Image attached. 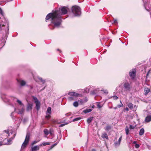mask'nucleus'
Listing matches in <instances>:
<instances>
[{
  "mask_svg": "<svg viewBox=\"0 0 151 151\" xmlns=\"http://www.w3.org/2000/svg\"><path fill=\"white\" fill-rule=\"evenodd\" d=\"M68 8L65 6H62L60 7L58 10H55L53 12L49 13L46 17V21L50 19L51 23L55 27H58L62 22L61 16L66 14Z\"/></svg>",
  "mask_w": 151,
  "mask_h": 151,
  "instance_id": "f257e3e1",
  "label": "nucleus"
},
{
  "mask_svg": "<svg viewBox=\"0 0 151 151\" xmlns=\"http://www.w3.org/2000/svg\"><path fill=\"white\" fill-rule=\"evenodd\" d=\"M72 11L74 16H79L81 14V9L80 7L75 5L72 6Z\"/></svg>",
  "mask_w": 151,
  "mask_h": 151,
  "instance_id": "f03ea898",
  "label": "nucleus"
},
{
  "mask_svg": "<svg viewBox=\"0 0 151 151\" xmlns=\"http://www.w3.org/2000/svg\"><path fill=\"white\" fill-rule=\"evenodd\" d=\"M68 94L71 96L69 97L68 98V100L69 101L76 100V97L80 96L81 95L79 93L74 92H69L68 93Z\"/></svg>",
  "mask_w": 151,
  "mask_h": 151,
  "instance_id": "7ed1b4c3",
  "label": "nucleus"
},
{
  "mask_svg": "<svg viewBox=\"0 0 151 151\" xmlns=\"http://www.w3.org/2000/svg\"><path fill=\"white\" fill-rule=\"evenodd\" d=\"M30 134L29 133H27L26 136L25 140L22 145L21 148L23 149L25 148L28 144L30 139Z\"/></svg>",
  "mask_w": 151,
  "mask_h": 151,
  "instance_id": "20e7f679",
  "label": "nucleus"
},
{
  "mask_svg": "<svg viewBox=\"0 0 151 151\" xmlns=\"http://www.w3.org/2000/svg\"><path fill=\"white\" fill-rule=\"evenodd\" d=\"M124 87L127 92H129L131 90L132 86L128 82H125L123 85Z\"/></svg>",
  "mask_w": 151,
  "mask_h": 151,
  "instance_id": "39448f33",
  "label": "nucleus"
},
{
  "mask_svg": "<svg viewBox=\"0 0 151 151\" xmlns=\"http://www.w3.org/2000/svg\"><path fill=\"white\" fill-rule=\"evenodd\" d=\"M33 100L35 102L36 104V107L37 110L38 111L40 108V102L38 101L37 98L34 96L33 97Z\"/></svg>",
  "mask_w": 151,
  "mask_h": 151,
  "instance_id": "423d86ee",
  "label": "nucleus"
},
{
  "mask_svg": "<svg viewBox=\"0 0 151 151\" xmlns=\"http://www.w3.org/2000/svg\"><path fill=\"white\" fill-rule=\"evenodd\" d=\"M24 107H20V109L18 108L17 109L15 108L14 111H16V112L18 113V114H23L24 113Z\"/></svg>",
  "mask_w": 151,
  "mask_h": 151,
  "instance_id": "0eeeda50",
  "label": "nucleus"
},
{
  "mask_svg": "<svg viewBox=\"0 0 151 151\" xmlns=\"http://www.w3.org/2000/svg\"><path fill=\"white\" fill-rule=\"evenodd\" d=\"M136 70L135 69H132L129 72V75L131 78L133 79L135 76Z\"/></svg>",
  "mask_w": 151,
  "mask_h": 151,
  "instance_id": "6e6552de",
  "label": "nucleus"
},
{
  "mask_svg": "<svg viewBox=\"0 0 151 151\" xmlns=\"http://www.w3.org/2000/svg\"><path fill=\"white\" fill-rule=\"evenodd\" d=\"M16 134H14L13 135V137H11L10 138L8 139H7V143H4V144L5 145H10L12 143L11 142L12 140L14 139L15 136L16 135Z\"/></svg>",
  "mask_w": 151,
  "mask_h": 151,
  "instance_id": "1a4fd4ad",
  "label": "nucleus"
},
{
  "mask_svg": "<svg viewBox=\"0 0 151 151\" xmlns=\"http://www.w3.org/2000/svg\"><path fill=\"white\" fill-rule=\"evenodd\" d=\"M40 145L39 146L36 145L32 147L31 148L32 151H35L39 150L40 149Z\"/></svg>",
  "mask_w": 151,
  "mask_h": 151,
  "instance_id": "9d476101",
  "label": "nucleus"
},
{
  "mask_svg": "<svg viewBox=\"0 0 151 151\" xmlns=\"http://www.w3.org/2000/svg\"><path fill=\"white\" fill-rule=\"evenodd\" d=\"M32 107V104H28L27 105V111H29L31 110Z\"/></svg>",
  "mask_w": 151,
  "mask_h": 151,
  "instance_id": "9b49d317",
  "label": "nucleus"
},
{
  "mask_svg": "<svg viewBox=\"0 0 151 151\" xmlns=\"http://www.w3.org/2000/svg\"><path fill=\"white\" fill-rule=\"evenodd\" d=\"M145 121L146 122H148L151 121V114L147 116L145 118Z\"/></svg>",
  "mask_w": 151,
  "mask_h": 151,
  "instance_id": "f8f14e48",
  "label": "nucleus"
},
{
  "mask_svg": "<svg viewBox=\"0 0 151 151\" xmlns=\"http://www.w3.org/2000/svg\"><path fill=\"white\" fill-rule=\"evenodd\" d=\"M17 102L20 106V107H24V105L23 104V103H22V101H21L19 100L18 99H17Z\"/></svg>",
  "mask_w": 151,
  "mask_h": 151,
  "instance_id": "ddd939ff",
  "label": "nucleus"
},
{
  "mask_svg": "<svg viewBox=\"0 0 151 151\" xmlns=\"http://www.w3.org/2000/svg\"><path fill=\"white\" fill-rule=\"evenodd\" d=\"M82 92L84 93H87L89 92V90L88 88H86L84 90L81 89V90Z\"/></svg>",
  "mask_w": 151,
  "mask_h": 151,
  "instance_id": "4468645a",
  "label": "nucleus"
},
{
  "mask_svg": "<svg viewBox=\"0 0 151 151\" xmlns=\"http://www.w3.org/2000/svg\"><path fill=\"white\" fill-rule=\"evenodd\" d=\"M111 126L109 125H107L104 128L105 130L106 131H109L111 129Z\"/></svg>",
  "mask_w": 151,
  "mask_h": 151,
  "instance_id": "2eb2a0df",
  "label": "nucleus"
},
{
  "mask_svg": "<svg viewBox=\"0 0 151 151\" xmlns=\"http://www.w3.org/2000/svg\"><path fill=\"white\" fill-rule=\"evenodd\" d=\"M88 100L87 99H85L84 100H78V101L81 104H83L84 103L86 102Z\"/></svg>",
  "mask_w": 151,
  "mask_h": 151,
  "instance_id": "dca6fc26",
  "label": "nucleus"
},
{
  "mask_svg": "<svg viewBox=\"0 0 151 151\" xmlns=\"http://www.w3.org/2000/svg\"><path fill=\"white\" fill-rule=\"evenodd\" d=\"M50 145V143L48 142H43L40 145V146H41L42 145L44 146H45L47 145Z\"/></svg>",
  "mask_w": 151,
  "mask_h": 151,
  "instance_id": "f3484780",
  "label": "nucleus"
},
{
  "mask_svg": "<svg viewBox=\"0 0 151 151\" xmlns=\"http://www.w3.org/2000/svg\"><path fill=\"white\" fill-rule=\"evenodd\" d=\"M20 84L22 86H24L26 84V82L24 80H20L19 81Z\"/></svg>",
  "mask_w": 151,
  "mask_h": 151,
  "instance_id": "a211bd4d",
  "label": "nucleus"
},
{
  "mask_svg": "<svg viewBox=\"0 0 151 151\" xmlns=\"http://www.w3.org/2000/svg\"><path fill=\"white\" fill-rule=\"evenodd\" d=\"M92 111V109H85L83 111V112L85 113H88Z\"/></svg>",
  "mask_w": 151,
  "mask_h": 151,
  "instance_id": "6ab92c4d",
  "label": "nucleus"
},
{
  "mask_svg": "<svg viewBox=\"0 0 151 151\" xmlns=\"http://www.w3.org/2000/svg\"><path fill=\"white\" fill-rule=\"evenodd\" d=\"M144 129L143 128H142L140 129L139 132V134L140 135H142L144 133Z\"/></svg>",
  "mask_w": 151,
  "mask_h": 151,
  "instance_id": "aec40b11",
  "label": "nucleus"
},
{
  "mask_svg": "<svg viewBox=\"0 0 151 151\" xmlns=\"http://www.w3.org/2000/svg\"><path fill=\"white\" fill-rule=\"evenodd\" d=\"M93 119V117H91L89 118L87 120V122L89 124L90 122H91Z\"/></svg>",
  "mask_w": 151,
  "mask_h": 151,
  "instance_id": "412c9836",
  "label": "nucleus"
},
{
  "mask_svg": "<svg viewBox=\"0 0 151 151\" xmlns=\"http://www.w3.org/2000/svg\"><path fill=\"white\" fill-rule=\"evenodd\" d=\"M51 108L50 107H48L47 109L46 113L47 114L48 113L49 114H51Z\"/></svg>",
  "mask_w": 151,
  "mask_h": 151,
  "instance_id": "4be33fe9",
  "label": "nucleus"
},
{
  "mask_svg": "<svg viewBox=\"0 0 151 151\" xmlns=\"http://www.w3.org/2000/svg\"><path fill=\"white\" fill-rule=\"evenodd\" d=\"M125 132L127 135H128L129 133V130L128 127L126 126L125 127Z\"/></svg>",
  "mask_w": 151,
  "mask_h": 151,
  "instance_id": "5701e85b",
  "label": "nucleus"
},
{
  "mask_svg": "<svg viewBox=\"0 0 151 151\" xmlns=\"http://www.w3.org/2000/svg\"><path fill=\"white\" fill-rule=\"evenodd\" d=\"M128 106L129 108L131 109L133 108V105L131 103H129L128 104Z\"/></svg>",
  "mask_w": 151,
  "mask_h": 151,
  "instance_id": "b1692460",
  "label": "nucleus"
},
{
  "mask_svg": "<svg viewBox=\"0 0 151 151\" xmlns=\"http://www.w3.org/2000/svg\"><path fill=\"white\" fill-rule=\"evenodd\" d=\"M73 106L75 107H77L78 106V103L77 101H75L73 104Z\"/></svg>",
  "mask_w": 151,
  "mask_h": 151,
  "instance_id": "393cba45",
  "label": "nucleus"
},
{
  "mask_svg": "<svg viewBox=\"0 0 151 151\" xmlns=\"http://www.w3.org/2000/svg\"><path fill=\"white\" fill-rule=\"evenodd\" d=\"M102 137L103 138H105L106 139H107L108 138L107 135L106 133H104L102 134Z\"/></svg>",
  "mask_w": 151,
  "mask_h": 151,
  "instance_id": "a878e982",
  "label": "nucleus"
},
{
  "mask_svg": "<svg viewBox=\"0 0 151 151\" xmlns=\"http://www.w3.org/2000/svg\"><path fill=\"white\" fill-rule=\"evenodd\" d=\"M150 89L149 88H147V89H145V95H147L148 94L149 92H150Z\"/></svg>",
  "mask_w": 151,
  "mask_h": 151,
  "instance_id": "bb28decb",
  "label": "nucleus"
},
{
  "mask_svg": "<svg viewBox=\"0 0 151 151\" xmlns=\"http://www.w3.org/2000/svg\"><path fill=\"white\" fill-rule=\"evenodd\" d=\"M44 132L45 134L46 135H48L49 134V132L47 129H45L44 130Z\"/></svg>",
  "mask_w": 151,
  "mask_h": 151,
  "instance_id": "cd10ccee",
  "label": "nucleus"
},
{
  "mask_svg": "<svg viewBox=\"0 0 151 151\" xmlns=\"http://www.w3.org/2000/svg\"><path fill=\"white\" fill-rule=\"evenodd\" d=\"M120 143L118 142V141H117L115 142L114 143V145L115 147H117L118 146H119L120 145Z\"/></svg>",
  "mask_w": 151,
  "mask_h": 151,
  "instance_id": "c85d7f7f",
  "label": "nucleus"
},
{
  "mask_svg": "<svg viewBox=\"0 0 151 151\" xmlns=\"http://www.w3.org/2000/svg\"><path fill=\"white\" fill-rule=\"evenodd\" d=\"M40 140H37V141H36V140H35L34 141H33L32 143L31 144V145H34V144H36V143H37L39 142L40 141Z\"/></svg>",
  "mask_w": 151,
  "mask_h": 151,
  "instance_id": "c756f323",
  "label": "nucleus"
},
{
  "mask_svg": "<svg viewBox=\"0 0 151 151\" xmlns=\"http://www.w3.org/2000/svg\"><path fill=\"white\" fill-rule=\"evenodd\" d=\"M81 119V118L80 117H78V118H76L74 119L73 120V122H75V121H78V120H80Z\"/></svg>",
  "mask_w": 151,
  "mask_h": 151,
  "instance_id": "7c9ffc66",
  "label": "nucleus"
},
{
  "mask_svg": "<svg viewBox=\"0 0 151 151\" xmlns=\"http://www.w3.org/2000/svg\"><path fill=\"white\" fill-rule=\"evenodd\" d=\"M101 91H103L104 93H108V91L107 90L104 89H102V90H101Z\"/></svg>",
  "mask_w": 151,
  "mask_h": 151,
  "instance_id": "2f4dec72",
  "label": "nucleus"
},
{
  "mask_svg": "<svg viewBox=\"0 0 151 151\" xmlns=\"http://www.w3.org/2000/svg\"><path fill=\"white\" fill-rule=\"evenodd\" d=\"M4 24H2V23H1V22H0V30H2V27H4Z\"/></svg>",
  "mask_w": 151,
  "mask_h": 151,
  "instance_id": "473e14b6",
  "label": "nucleus"
},
{
  "mask_svg": "<svg viewBox=\"0 0 151 151\" xmlns=\"http://www.w3.org/2000/svg\"><path fill=\"white\" fill-rule=\"evenodd\" d=\"M135 127V126H133L131 125H130L129 126V128L130 129H134Z\"/></svg>",
  "mask_w": 151,
  "mask_h": 151,
  "instance_id": "72a5a7b5",
  "label": "nucleus"
},
{
  "mask_svg": "<svg viewBox=\"0 0 151 151\" xmlns=\"http://www.w3.org/2000/svg\"><path fill=\"white\" fill-rule=\"evenodd\" d=\"M50 117V116L49 114H47V115L45 116V118L47 119H49Z\"/></svg>",
  "mask_w": 151,
  "mask_h": 151,
  "instance_id": "f704fd0d",
  "label": "nucleus"
},
{
  "mask_svg": "<svg viewBox=\"0 0 151 151\" xmlns=\"http://www.w3.org/2000/svg\"><path fill=\"white\" fill-rule=\"evenodd\" d=\"M112 97L113 98V99L114 100H117L118 98V97H117L116 96H112Z\"/></svg>",
  "mask_w": 151,
  "mask_h": 151,
  "instance_id": "c9c22d12",
  "label": "nucleus"
},
{
  "mask_svg": "<svg viewBox=\"0 0 151 151\" xmlns=\"http://www.w3.org/2000/svg\"><path fill=\"white\" fill-rule=\"evenodd\" d=\"M97 106H98V107L99 109L101 108L102 107V106L100 105L99 103H98V104H97Z\"/></svg>",
  "mask_w": 151,
  "mask_h": 151,
  "instance_id": "e433bc0d",
  "label": "nucleus"
},
{
  "mask_svg": "<svg viewBox=\"0 0 151 151\" xmlns=\"http://www.w3.org/2000/svg\"><path fill=\"white\" fill-rule=\"evenodd\" d=\"M122 136H121L119 139V140H118V142H119L120 143H121V141H122Z\"/></svg>",
  "mask_w": 151,
  "mask_h": 151,
  "instance_id": "4c0bfd02",
  "label": "nucleus"
},
{
  "mask_svg": "<svg viewBox=\"0 0 151 151\" xmlns=\"http://www.w3.org/2000/svg\"><path fill=\"white\" fill-rule=\"evenodd\" d=\"M67 124H61L59 126V127H63L65 125H66Z\"/></svg>",
  "mask_w": 151,
  "mask_h": 151,
  "instance_id": "58836bf2",
  "label": "nucleus"
},
{
  "mask_svg": "<svg viewBox=\"0 0 151 151\" xmlns=\"http://www.w3.org/2000/svg\"><path fill=\"white\" fill-rule=\"evenodd\" d=\"M135 147L136 148H138L139 147V145L137 144H136L135 145Z\"/></svg>",
  "mask_w": 151,
  "mask_h": 151,
  "instance_id": "ea45409f",
  "label": "nucleus"
},
{
  "mask_svg": "<svg viewBox=\"0 0 151 151\" xmlns=\"http://www.w3.org/2000/svg\"><path fill=\"white\" fill-rule=\"evenodd\" d=\"M39 79L42 82V83H44L45 82V80H43L42 78H39Z\"/></svg>",
  "mask_w": 151,
  "mask_h": 151,
  "instance_id": "a19ab883",
  "label": "nucleus"
},
{
  "mask_svg": "<svg viewBox=\"0 0 151 151\" xmlns=\"http://www.w3.org/2000/svg\"><path fill=\"white\" fill-rule=\"evenodd\" d=\"M0 14L2 15H3V12L2 9L0 8Z\"/></svg>",
  "mask_w": 151,
  "mask_h": 151,
  "instance_id": "79ce46f5",
  "label": "nucleus"
},
{
  "mask_svg": "<svg viewBox=\"0 0 151 151\" xmlns=\"http://www.w3.org/2000/svg\"><path fill=\"white\" fill-rule=\"evenodd\" d=\"M92 94H94L96 93L95 92V91H92L91 92V93Z\"/></svg>",
  "mask_w": 151,
  "mask_h": 151,
  "instance_id": "37998d69",
  "label": "nucleus"
},
{
  "mask_svg": "<svg viewBox=\"0 0 151 151\" xmlns=\"http://www.w3.org/2000/svg\"><path fill=\"white\" fill-rule=\"evenodd\" d=\"M4 131L8 135V136H9V131H8V130H5Z\"/></svg>",
  "mask_w": 151,
  "mask_h": 151,
  "instance_id": "c03bdc74",
  "label": "nucleus"
},
{
  "mask_svg": "<svg viewBox=\"0 0 151 151\" xmlns=\"http://www.w3.org/2000/svg\"><path fill=\"white\" fill-rule=\"evenodd\" d=\"M9 28H8V26H7V28L6 29H5V31L6 32H7L8 30H9Z\"/></svg>",
  "mask_w": 151,
  "mask_h": 151,
  "instance_id": "a18cd8bd",
  "label": "nucleus"
},
{
  "mask_svg": "<svg viewBox=\"0 0 151 151\" xmlns=\"http://www.w3.org/2000/svg\"><path fill=\"white\" fill-rule=\"evenodd\" d=\"M114 23H117V20L116 19H114Z\"/></svg>",
  "mask_w": 151,
  "mask_h": 151,
  "instance_id": "49530a36",
  "label": "nucleus"
},
{
  "mask_svg": "<svg viewBox=\"0 0 151 151\" xmlns=\"http://www.w3.org/2000/svg\"><path fill=\"white\" fill-rule=\"evenodd\" d=\"M122 106H123V104H122V103H121V105H118V107H120Z\"/></svg>",
  "mask_w": 151,
  "mask_h": 151,
  "instance_id": "de8ad7c7",
  "label": "nucleus"
},
{
  "mask_svg": "<svg viewBox=\"0 0 151 151\" xmlns=\"http://www.w3.org/2000/svg\"><path fill=\"white\" fill-rule=\"evenodd\" d=\"M54 146L52 145V146H51V147H50V149H52L53 147H54Z\"/></svg>",
  "mask_w": 151,
  "mask_h": 151,
  "instance_id": "09e8293b",
  "label": "nucleus"
},
{
  "mask_svg": "<svg viewBox=\"0 0 151 151\" xmlns=\"http://www.w3.org/2000/svg\"><path fill=\"white\" fill-rule=\"evenodd\" d=\"M57 143H55L54 144H53V145H52L54 147L57 144Z\"/></svg>",
  "mask_w": 151,
  "mask_h": 151,
  "instance_id": "8fccbe9b",
  "label": "nucleus"
},
{
  "mask_svg": "<svg viewBox=\"0 0 151 151\" xmlns=\"http://www.w3.org/2000/svg\"><path fill=\"white\" fill-rule=\"evenodd\" d=\"M57 143H55L54 144H53V145H52L54 147L57 144Z\"/></svg>",
  "mask_w": 151,
  "mask_h": 151,
  "instance_id": "3c124183",
  "label": "nucleus"
},
{
  "mask_svg": "<svg viewBox=\"0 0 151 151\" xmlns=\"http://www.w3.org/2000/svg\"><path fill=\"white\" fill-rule=\"evenodd\" d=\"M125 110H127V111H128L129 110V109H128V108L127 107H126L125 108Z\"/></svg>",
  "mask_w": 151,
  "mask_h": 151,
  "instance_id": "603ef678",
  "label": "nucleus"
},
{
  "mask_svg": "<svg viewBox=\"0 0 151 151\" xmlns=\"http://www.w3.org/2000/svg\"><path fill=\"white\" fill-rule=\"evenodd\" d=\"M133 143L135 144V145L136 144H137L136 143V142L135 141H134L133 142Z\"/></svg>",
  "mask_w": 151,
  "mask_h": 151,
  "instance_id": "864d4df0",
  "label": "nucleus"
},
{
  "mask_svg": "<svg viewBox=\"0 0 151 151\" xmlns=\"http://www.w3.org/2000/svg\"><path fill=\"white\" fill-rule=\"evenodd\" d=\"M13 112H12L11 114V116H12V115H13Z\"/></svg>",
  "mask_w": 151,
  "mask_h": 151,
  "instance_id": "5fc2aeb1",
  "label": "nucleus"
},
{
  "mask_svg": "<svg viewBox=\"0 0 151 151\" xmlns=\"http://www.w3.org/2000/svg\"><path fill=\"white\" fill-rule=\"evenodd\" d=\"M2 143L1 142H0V146H1L2 145Z\"/></svg>",
  "mask_w": 151,
  "mask_h": 151,
  "instance_id": "6e6d98bb",
  "label": "nucleus"
},
{
  "mask_svg": "<svg viewBox=\"0 0 151 151\" xmlns=\"http://www.w3.org/2000/svg\"><path fill=\"white\" fill-rule=\"evenodd\" d=\"M92 151H96L95 149H93Z\"/></svg>",
  "mask_w": 151,
  "mask_h": 151,
  "instance_id": "4d7b16f0",
  "label": "nucleus"
},
{
  "mask_svg": "<svg viewBox=\"0 0 151 151\" xmlns=\"http://www.w3.org/2000/svg\"><path fill=\"white\" fill-rule=\"evenodd\" d=\"M145 9H146L147 10V11H149V10H148V9H147L146 8H145Z\"/></svg>",
  "mask_w": 151,
  "mask_h": 151,
  "instance_id": "13d9d810",
  "label": "nucleus"
},
{
  "mask_svg": "<svg viewBox=\"0 0 151 151\" xmlns=\"http://www.w3.org/2000/svg\"><path fill=\"white\" fill-rule=\"evenodd\" d=\"M57 50H58V51H59V50H59V49H57Z\"/></svg>",
  "mask_w": 151,
  "mask_h": 151,
  "instance_id": "bf43d9fd",
  "label": "nucleus"
},
{
  "mask_svg": "<svg viewBox=\"0 0 151 151\" xmlns=\"http://www.w3.org/2000/svg\"><path fill=\"white\" fill-rule=\"evenodd\" d=\"M50 134H52V133H51V132H50Z\"/></svg>",
  "mask_w": 151,
  "mask_h": 151,
  "instance_id": "052dcab7",
  "label": "nucleus"
},
{
  "mask_svg": "<svg viewBox=\"0 0 151 151\" xmlns=\"http://www.w3.org/2000/svg\"><path fill=\"white\" fill-rule=\"evenodd\" d=\"M92 108L93 107V106H92Z\"/></svg>",
  "mask_w": 151,
  "mask_h": 151,
  "instance_id": "680f3d73",
  "label": "nucleus"
}]
</instances>
